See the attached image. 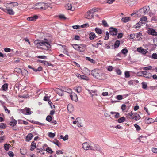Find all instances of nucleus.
I'll return each mask as SVG.
<instances>
[{"mask_svg": "<svg viewBox=\"0 0 157 157\" xmlns=\"http://www.w3.org/2000/svg\"><path fill=\"white\" fill-rule=\"evenodd\" d=\"M34 43L37 46H41L39 48L44 50H47L51 47V45L48 40L46 38H44L42 41L36 40L34 42Z\"/></svg>", "mask_w": 157, "mask_h": 157, "instance_id": "obj_1", "label": "nucleus"}, {"mask_svg": "<svg viewBox=\"0 0 157 157\" xmlns=\"http://www.w3.org/2000/svg\"><path fill=\"white\" fill-rule=\"evenodd\" d=\"M91 75L97 79H100L101 74L100 71L98 69H94L91 71Z\"/></svg>", "mask_w": 157, "mask_h": 157, "instance_id": "obj_2", "label": "nucleus"}, {"mask_svg": "<svg viewBox=\"0 0 157 157\" xmlns=\"http://www.w3.org/2000/svg\"><path fill=\"white\" fill-rule=\"evenodd\" d=\"M20 111L25 115H30L33 113L31 111V109L29 108L26 107L23 109H20Z\"/></svg>", "mask_w": 157, "mask_h": 157, "instance_id": "obj_3", "label": "nucleus"}, {"mask_svg": "<svg viewBox=\"0 0 157 157\" xmlns=\"http://www.w3.org/2000/svg\"><path fill=\"white\" fill-rule=\"evenodd\" d=\"M82 147L83 148L86 150L90 149L91 150H94L93 147L92 146H90L86 142L84 143L82 145Z\"/></svg>", "mask_w": 157, "mask_h": 157, "instance_id": "obj_4", "label": "nucleus"}, {"mask_svg": "<svg viewBox=\"0 0 157 157\" xmlns=\"http://www.w3.org/2000/svg\"><path fill=\"white\" fill-rule=\"evenodd\" d=\"M117 28L113 27H111L109 28V33L111 35L113 36H115L117 35Z\"/></svg>", "mask_w": 157, "mask_h": 157, "instance_id": "obj_5", "label": "nucleus"}, {"mask_svg": "<svg viewBox=\"0 0 157 157\" xmlns=\"http://www.w3.org/2000/svg\"><path fill=\"white\" fill-rule=\"evenodd\" d=\"M92 10H90L88 11L86 15V18L88 19H91L94 17V13H93Z\"/></svg>", "mask_w": 157, "mask_h": 157, "instance_id": "obj_6", "label": "nucleus"}, {"mask_svg": "<svg viewBox=\"0 0 157 157\" xmlns=\"http://www.w3.org/2000/svg\"><path fill=\"white\" fill-rule=\"evenodd\" d=\"M3 10L6 13L10 15H13L15 13L13 10L12 9L8 8L7 6L6 8L4 9Z\"/></svg>", "mask_w": 157, "mask_h": 157, "instance_id": "obj_7", "label": "nucleus"}, {"mask_svg": "<svg viewBox=\"0 0 157 157\" xmlns=\"http://www.w3.org/2000/svg\"><path fill=\"white\" fill-rule=\"evenodd\" d=\"M147 49L143 48L142 47H139L137 48V51L140 53H141L143 55H145L148 52Z\"/></svg>", "mask_w": 157, "mask_h": 157, "instance_id": "obj_8", "label": "nucleus"}, {"mask_svg": "<svg viewBox=\"0 0 157 157\" xmlns=\"http://www.w3.org/2000/svg\"><path fill=\"white\" fill-rule=\"evenodd\" d=\"M147 33L150 35L154 36H157V32H156L155 29L152 28H149L147 30Z\"/></svg>", "mask_w": 157, "mask_h": 157, "instance_id": "obj_9", "label": "nucleus"}, {"mask_svg": "<svg viewBox=\"0 0 157 157\" xmlns=\"http://www.w3.org/2000/svg\"><path fill=\"white\" fill-rule=\"evenodd\" d=\"M70 97L72 100L75 101H78L77 96L75 93H72L70 95Z\"/></svg>", "mask_w": 157, "mask_h": 157, "instance_id": "obj_10", "label": "nucleus"}, {"mask_svg": "<svg viewBox=\"0 0 157 157\" xmlns=\"http://www.w3.org/2000/svg\"><path fill=\"white\" fill-rule=\"evenodd\" d=\"M149 10V7L148 6H146L140 9L141 12L144 14L147 13Z\"/></svg>", "mask_w": 157, "mask_h": 157, "instance_id": "obj_11", "label": "nucleus"}, {"mask_svg": "<svg viewBox=\"0 0 157 157\" xmlns=\"http://www.w3.org/2000/svg\"><path fill=\"white\" fill-rule=\"evenodd\" d=\"M38 18V17L37 15H35L33 16L29 17L27 18V20L29 21H35Z\"/></svg>", "mask_w": 157, "mask_h": 157, "instance_id": "obj_12", "label": "nucleus"}, {"mask_svg": "<svg viewBox=\"0 0 157 157\" xmlns=\"http://www.w3.org/2000/svg\"><path fill=\"white\" fill-rule=\"evenodd\" d=\"M86 47V46L84 44L80 45L78 48H79L78 51H79L81 52L85 50Z\"/></svg>", "mask_w": 157, "mask_h": 157, "instance_id": "obj_13", "label": "nucleus"}, {"mask_svg": "<svg viewBox=\"0 0 157 157\" xmlns=\"http://www.w3.org/2000/svg\"><path fill=\"white\" fill-rule=\"evenodd\" d=\"M97 36L95 35V34L93 32H91L89 34V39L91 40L94 39L95 38H96Z\"/></svg>", "mask_w": 157, "mask_h": 157, "instance_id": "obj_14", "label": "nucleus"}, {"mask_svg": "<svg viewBox=\"0 0 157 157\" xmlns=\"http://www.w3.org/2000/svg\"><path fill=\"white\" fill-rule=\"evenodd\" d=\"M63 91H64L69 94H71L72 93V90L70 88H68V87L63 88Z\"/></svg>", "mask_w": 157, "mask_h": 157, "instance_id": "obj_15", "label": "nucleus"}, {"mask_svg": "<svg viewBox=\"0 0 157 157\" xmlns=\"http://www.w3.org/2000/svg\"><path fill=\"white\" fill-rule=\"evenodd\" d=\"M39 4H42V5L43 6V7H38V8H40L41 9H44V10H45L47 9L48 7V6L46 3H40Z\"/></svg>", "mask_w": 157, "mask_h": 157, "instance_id": "obj_16", "label": "nucleus"}, {"mask_svg": "<svg viewBox=\"0 0 157 157\" xmlns=\"http://www.w3.org/2000/svg\"><path fill=\"white\" fill-rule=\"evenodd\" d=\"M39 61L40 62L43 63L44 65L46 66H51L52 64L50 63H49L48 62L44 61V60H39Z\"/></svg>", "mask_w": 157, "mask_h": 157, "instance_id": "obj_17", "label": "nucleus"}, {"mask_svg": "<svg viewBox=\"0 0 157 157\" xmlns=\"http://www.w3.org/2000/svg\"><path fill=\"white\" fill-rule=\"evenodd\" d=\"M140 117L139 114L135 113L134 116L132 118V119H134L135 120H138L140 118Z\"/></svg>", "mask_w": 157, "mask_h": 157, "instance_id": "obj_18", "label": "nucleus"}, {"mask_svg": "<svg viewBox=\"0 0 157 157\" xmlns=\"http://www.w3.org/2000/svg\"><path fill=\"white\" fill-rule=\"evenodd\" d=\"M33 137V135L32 133H29L27 136L26 138V141H29Z\"/></svg>", "mask_w": 157, "mask_h": 157, "instance_id": "obj_19", "label": "nucleus"}, {"mask_svg": "<svg viewBox=\"0 0 157 157\" xmlns=\"http://www.w3.org/2000/svg\"><path fill=\"white\" fill-rule=\"evenodd\" d=\"M57 94L59 95L62 96L64 95L63 90L60 89H57L56 90Z\"/></svg>", "mask_w": 157, "mask_h": 157, "instance_id": "obj_20", "label": "nucleus"}, {"mask_svg": "<svg viewBox=\"0 0 157 157\" xmlns=\"http://www.w3.org/2000/svg\"><path fill=\"white\" fill-rule=\"evenodd\" d=\"M130 20V17H122L121 19L122 21L124 23H126Z\"/></svg>", "mask_w": 157, "mask_h": 157, "instance_id": "obj_21", "label": "nucleus"}, {"mask_svg": "<svg viewBox=\"0 0 157 157\" xmlns=\"http://www.w3.org/2000/svg\"><path fill=\"white\" fill-rule=\"evenodd\" d=\"M2 90L4 91H6L8 89V84L7 83H5L3 85L2 87Z\"/></svg>", "mask_w": 157, "mask_h": 157, "instance_id": "obj_22", "label": "nucleus"}, {"mask_svg": "<svg viewBox=\"0 0 157 157\" xmlns=\"http://www.w3.org/2000/svg\"><path fill=\"white\" fill-rule=\"evenodd\" d=\"M155 121L153 119L149 118H148L146 120V122L147 124L151 123L154 122Z\"/></svg>", "mask_w": 157, "mask_h": 157, "instance_id": "obj_23", "label": "nucleus"}, {"mask_svg": "<svg viewBox=\"0 0 157 157\" xmlns=\"http://www.w3.org/2000/svg\"><path fill=\"white\" fill-rule=\"evenodd\" d=\"M30 146V150L33 151L36 148V143L34 141H33L31 143Z\"/></svg>", "mask_w": 157, "mask_h": 157, "instance_id": "obj_24", "label": "nucleus"}, {"mask_svg": "<svg viewBox=\"0 0 157 157\" xmlns=\"http://www.w3.org/2000/svg\"><path fill=\"white\" fill-rule=\"evenodd\" d=\"M94 147H93L94 150H96L98 151H100L101 150V147L98 144H94Z\"/></svg>", "mask_w": 157, "mask_h": 157, "instance_id": "obj_25", "label": "nucleus"}, {"mask_svg": "<svg viewBox=\"0 0 157 157\" xmlns=\"http://www.w3.org/2000/svg\"><path fill=\"white\" fill-rule=\"evenodd\" d=\"M67 109L70 112H71L74 110V107L71 105H69L67 106Z\"/></svg>", "mask_w": 157, "mask_h": 157, "instance_id": "obj_26", "label": "nucleus"}, {"mask_svg": "<svg viewBox=\"0 0 157 157\" xmlns=\"http://www.w3.org/2000/svg\"><path fill=\"white\" fill-rule=\"evenodd\" d=\"M17 124V121L15 119L13 120V121L10 122V125L12 127H14Z\"/></svg>", "mask_w": 157, "mask_h": 157, "instance_id": "obj_27", "label": "nucleus"}, {"mask_svg": "<svg viewBox=\"0 0 157 157\" xmlns=\"http://www.w3.org/2000/svg\"><path fill=\"white\" fill-rule=\"evenodd\" d=\"M120 44V42L118 40H117L114 44V48H118Z\"/></svg>", "mask_w": 157, "mask_h": 157, "instance_id": "obj_28", "label": "nucleus"}, {"mask_svg": "<svg viewBox=\"0 0 157 157\" xmlns=\"http://www.w3.org/2000/svg\"><path fill=\"white\" fill-rule=\"evenodd\" d=\"M96 32L98 34H102V30L98 28H96L95 29Z\"/></svg>", "mask_w": 157, "mask_h": 157, "instance_id": "obj_29", "label": "nucleus"}, {"mask_svg": "<svg viewBox=\"0 0 157 157\" xmlns=\"http://www.w3.org/2000/svg\"><path fill=\"white\" fill-rule=\"evenodd\" d=\"M21 73L22 75L24 76H27L28 74V71L25 69L22 70Z\"/></svg>", "mask_w": 157, "mask_h": 157, "instance_id": "obj_30", "label": "nucleus"}, {"mask_svg": "<svg viewBox=\"0 0 157 157\" xmlns=\"http://www.w3.org/2000/svg\"><path fill=\"white\" fill-rule=\"evenodd\" d=\"M129 103L128 102H126L124 104H123L122 105L121 109L122 110V111H124L126 109V104H127Z\"/></svg>", "mask_w": 157, "mask_h": 157, "instance_id": "obj_31", "label": "nucleus"}, {"mask_svg": "<svg viewBox=\"0 0 157 157\" xmlns=\"http://www.w3.org/2000/svg\"><path fill=\"white\" fill-rule=\"evenodd\" d=\"M53 143L59 147H60L61 145L59 141L56 140H55V141H53Z\"/></svg>", "mask_w": 157, "mask_h": 157, "instance_id": "obj_32", "label": "nucleus"}, {"mask_svg": "<svg viewBox=\"0 0 157 157\" xmlns=\"http://www.w3.org/2000/svg\"><path fill=\"white\" fill-rule=\"evenodd\" d=\"M128 50L126 48H124L121 50V52L124 55H126L128 52Z\"/></svg>", "mask_w": 157, "mask_h": 157, "instance_id": "obj_33", "label": "nucleus"}, {"mask_svg": "<svg viewBox=\"0 0 157 157\" xmlns=\"http://www.w3.org/2000/svg\"><path fill=\"white\" fill-rule=\"evenodd\" d=\"M125 117H122L118 119V121L119 123L123 122L125 120Z\"/></svg>", "mask_w": 157, "mask_h": 157, "instance_id": "obj_34", "label": "nucleus"}, {"mask_svg": "<svg viewBox=\"0 0 157 157\" xmlns=\"http://www.w3.org/2000/svg\"><path fill=\"white\" fill-rule=\"evenodd\" d=\"M86 59L87 60H89L90 62L92 63H95V61L94 60V59H92L90 58L89 57H86Z\"/></svg>", "mask_w": 157, "mask_h": 157, "instance_id": "obj_35", "label": "nucleus"}, {"mask_svg": "<svg viewBox=\"0 0 157 157\" xmlns=\"http://www.w3.org/2000/svg\"><path fill=\"white\" fill-rule=\"evenodd\" d=\"M6 125L3 123H0V128L1 129H4L6 128Z\"/></svg>", "mask_w": 157, "mask_h": 157, "instance_id": "obj_36", "label": "nucleus"}, {"mask_svg": "<svg viewBox=\"0 0 157 157\" xmlns=\"http://www.w3.org/2000/svg\"><path fill=\"white\" fill-rule=\"evenodd\" d=\"M73 48L76 50L78 51V48L79 45L77 44H73L72 45Z\"/></svg>", "mask_w": 157, "mask_h": 157, "instance_id": "obj_37", "label": "nucleus"}, {"mask_svg": "<svg viewBox=\"0 0 157 157\" xmlns=\"http://www.w3.org/2000/svg\"><path fill=\"white\" fill-rule=\"evenodd\" d=\"M33 70L35 71V72L40 71H41L42 70V68L41 67H39L37 69H35V68H33Z\"/></svg>", "mask_w": 157, "mask_h": 157, "instance_id": "obj_38", "label": "nucleus"}, {"mask_svg": "<svg viewBox=\"0 0 157 157\" xmlns=\"http://www.w3.org/2000/svg\"><path fill=\"white\" fill-rule=\"evenodd\" d=\"M142 88L144 89H146L147 87V84L146 82H143L142 83Z\"/></svg>", "mask_w": 157, "mask_h": 157, "instance_id": "obj_39", "label": "nucleus"}, {"mask_svg": "<svg viewBox=\"0 0 157 157\" xmlns=\"http://www.w3.org/2000/svg\"><path fill=\"white\" fill-rule=\"evenodd\" d=\"M43 2H39V3H36L35 4V6H37L38 7H35V9H39L38 8V7H43V6H42V4H38L40 3H43Z\"/></svg>", "mask_w": 157, "mask_h": 157, "instance_id": "obj_40", "label": "nucleus"}, {"mask_svg": "<svg viewBox=\"0 0 157 157\" xmlns=\"http://www.w3.org/2000/svg\"><path fill=\"white\" fill-rule=\"evenodd\" d=\"M46 151L48 153H52L53 151L50 147H48L46 149Z\"/></svg>", "mask_w": 157, "mask_h": 157, "instance_id": "obj_41", "label": "nucleus"}, {"mask_svg": "<svg viewBox=\"0 0 157 157\" xmlns=\"http://www.w3.org/2000/svg\"><path fill=\"white\" fill-rule=\"evenodd\" d=\"M151 58L152 59H157V53H153L151 56Z\"/></svg>", "mask_w": 157, "mask_h": 157, "instance_id": "obj_42", "label": "nucleus"}, {"mask_svg": "<svg viewBox=\"0 0 157 157\" xmlns=\"http://www.w3.org/2000/svg\"><path fill=\"white\" fill-rule=\"evenodd\" d=\"M152 68V67L151 66H149L148 67H144L143 69L144 70L147 71L149 70H151Z\"/></svg>", "mask_w": 157, "mask_h": 157, "instance_id": "obj_43", "label": "nucleus"}, {"mask_svg": "<svg viewBox=\"0 0 157 157\" xmlns=\"http://www.w3.org/2000/svg\"><path fill=\"white\" fill-rule=\"evenodd\" d=\"M65 7L68 10H71L72 9L71 5V4H68L66 5Z\"/></svg>", "mask_w": 157, "mask_h": 157, "instance_id": "obj_44", "label": "nucleus"}, {"mask_svg": "<svg viewBox=\"0 0 157 157\" xmlns=\"http://www.w3.org/2000/svg\"><path fill=\"white\" fill-rule=\"evenodd\" d=\"M12 4L13 7L17 6L18 5V3H17V2H10V3H9L8 4Z\"/></svg>", "mask_w": 157, "mask_h": 157, "instance_id": "obj_45", "label": "nucleus"}, {"mask_svg": "<svg viewBox=\"0 0 157 157\" xmlns=\"http://www.w3.org/2000/svg\"><path fill=\"white\" fill-rule=\"evenodd\" d=\"M109 33L108 31L106 32V36L104 38V40H107L109 39Z\"/></svg>", "mask_w": 157, "mask_h": 157, "instance_id": "obj_46", "label": "nucleus"}, {"mask_svg": "<svg viewBox=\"0 0 157 157\" xmlns=\"http://www.w3.org/2000/svg\"><path fill=\"white\" fill-rule=\"evenodd\" d=\"M102 23L103 25L105 27H108L109 26L107 24L106 21H105V20H103L102 21Z\"/></svg>", "mask_w": 157, "mask_h": 157, "instance_id": "obj_47", "label": "nucleus"}, {"mask_svg": "<svg viewBox=\"0 0 157 157\" xmlns=\"http://www.w3.org/2000/svg\"><path fill=\"white\" fill-rule=\"evenodd\" d=\"M14 71H15L17 72L18 73H21V72H22V70L20 68H15L14 69Z\"/></svg>", "mask_w": 157, "mask_h": 157, "instance_id": "obj_48", "label": "nucleus"}, {"mask_svg": "<svg viewBox=\"0 0 157 157\" xmlns=\"http://www.w3.org/2000/svg\"><path fill=\"white\" fill-rule=\"evenodd\" d=\"M4 147L6 150L7 151L9 148V145L8 144H4Z\"/></svg>", "mask_w": 157, "mask_h": 157, "instance_id": "obj_49", "label": "nucleus"}, {"mask_svg": "<svg viewBox=\"0 0 157 157\" xmlns=\"http://www.w3.org/2000/svg\"><path fill=\"white\" fill-rule=\"evenodd\" d=\"M52 120V118L51 116L50 115H48L46 118V120L50 122Z\"/></svg>", "mask_w": 157, "mask_h": 157, "instance_id": "obj_50", "label": "nucleus"}, {"mask_svg": "<svg viewBox=\"0 0 157 157\" xmlns=\"http://www.w3.org/2000/svg\"><path fill=\"white\" fill-rule=\"evenodd\" d=\"M75 90L78 93H80L82 91V89L81 87H78L76 88Z\"/></svg>", "mask_w": 157, "mask_h": 157, "instance_id": "obj_51", "label": "nucleus"}, {"mask_svg": "<svg viewBox=\"0 0 157 157\" xmlns=\"http://www.w3.org/2000/svg\"><path fill=\"white\" fill-rule=\"evenodd\" d=\"M144 77L146 78H151L152 77V76L151 74L149 73H147L145 76H144Z\"/></svg>", "mask_w": 157, "mask_h": 157, "instance_id": "obj_52", "label": "nucleus"}, {"mask_svg": "<svg viewBox=\"0 0 157 157\" xmlns=\"http://www.w3.org/2000/svg\"><path fill=\"white\" fill-rule=\"evenodd\" d=\"M106 68L108 71H112L113 69V67L112 66H109L106 67Z\"/></svg>", "mask_w": 157, "mask_h": 157, "instance_id": "obj_53", "label": "nucleus"}, {"mask_svg": "<svg viewBox=\"0 0 157 157\" xmlns=\"http://www.w3.org/2000/svg\"><path fill=\"white\" fill-rule=\"evenodd\" d=\"M55 136V134L54 133L49 132L48 133V136L51 138H53Z\"/></svg>", "mask_w": 157, "mask_h": 157, "instance_id": "obj_54", "label": "nucleus"}, {"mask_svg": "<svg viewBox=\"0 0 157 157\" xmlns=\"http://www.w3.org/2000/svg\"><path fill=\"white\" fill-rule=\"evenodd\" d=\"M99 8H93V9H91L90 10H93V11H92V12L94 14V13L95 12H98L99 10Z\"/></svg>", "mask_w": 157, "mask_h": 157, "instance_id": "obj_55", "label": "nucleus"}, {"mask_svg": "<svg viewBox=\"0 0 157 157\" xmlns=\"http://www.w3.org/2000/svg\"><path fill=\"white\" fill-rule=\"evenodd\" d=\"M37 57L39 59H47V57L45 56H37Z\"/></svg>", "mask_w": 157, "mask_h": 157, "instance_id": "obj_56", "label": "nucleus"}, {"mask_svg": "<svg viewBox=\"0 0 157 157\" xmlns=\"http://www.w3.org/2000/svg\"><path fill=\"white\" fill-rule=\"evenodd\" d=\"M125 76L126 78H128L130 77V74L129 71H126L125 72Z\"/></svg>", "mask_w": 157, "mask_h": 157, "instance_id": "obj_57", "label": "nucleus"}, {"mask_svg": "<svg viewBox=\"0 0 157 157\" xmlns=\"http://www.w3.org/2000/svg\"><path fill=\"white\" fill-rule=\"evenodd\" d=\"M134 114L132 113V111L130 113H128L127 114L128 116H130L131 117L130 118L132 119V118L134 116Z\"/></svg>", "mask_w": 157, "mask_h": 157, "instance_id": "obj_58", "label": "nucleus"}, {"mask_svg": "<svg viewBox=\"0 0 157 157\" xmlns=\"http://www.w3.org/2000/svg\"><path fill=\"white\" fill-rule=\"evenodd\" d=\"M49 98V97H48V96H45L43 100L46 101H48L50 100Z\"/></svg>", "mask_w": 157, "mask_h": 157, "instance_id": "obj_59", "label": "nucleus"}, {"mask_svg": "<svg viewBox=\"0 0 157 157\" xmlns=\"http://www.w3.org/2000/svg\"><path fill=\"white\" fill-rule=\"evenodd\" d=\"M116 98L118 100H121L122 99L123 97L121 95H118L116 97Z\"/></svg>", "mask_w": 157, "mask_h": 157, "instance_id": "obj_60", "label": "nucleus"}, {"mask_svg": "<svg viewBox=\"0 0 157 157\" xmlns=\"http://www.w3.org/2000/svg\"><path fill=\"white\" fill-rule=\"evenodd\" d=\"M8 154L10 157H13L14 156V154L12 152H9Z\"/></svg>", "mask_w": 157, "mask_h": 157, "instance_id": "obj_61", "label": "nucleus"}, {"mask_svg": "<svg viewBox=\"0 0 157 157\" xmlns=\"http://www.w3.org/2000/svg\"><path fill=\"white\" fill-rule=\"evenodd\" d=\"M134 126L136 128V129L137 130H139L140 129V127L136 124H134Z\"/></svg>", "mask_w": 157, "mask_h": 157, "instance_id": "obj_62", "label": "nucleus"}, {"mask_svg": "<svg viewBox=\"0 0 157 157\" xmlns=\"http://www.w3.org/2000/svg\"><path fill=\"white\" fill-rule=\"evenodd\" d=\"M140 19L145 23V22L147 20V17L146 16H144L143 17L141 18Z\"/></svg>", "mask_w": 157, "mask_h": 157, "instance_id": "obj_63", "label": "nucleus"}, {"mask_svg": "<svg viewBox=\"0 0 157 157\" xmlns=\"http://www.w3.org/2000/svg\"><path fill=\"white\" fill-rule=\"evenodd\" d=\"M59 17L61 19H66V18L65 17V16L63 14H60L59 16Z\"/></svg>", "mask_w": 157, "mask_h": 157, "instance_id": "obj_64", "label": "nucleus"}]
</instances>
